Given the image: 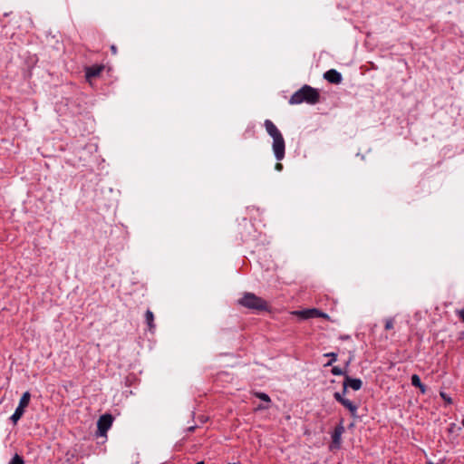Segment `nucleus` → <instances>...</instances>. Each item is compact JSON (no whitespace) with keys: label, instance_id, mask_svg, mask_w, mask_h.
Returning a JSON list of instances; mask_svg holds the SVG:
<instances>
[{"label":"nucleus","instance_id":"1","mask_svg":"<svg viewBox=\"0 0 464 464\" xmlns=\"http://www.w3.org/2000/svg\"><path fill=\"white\" fill-rule=\"evenodd\" d=\"M264 126L266 132L273 139L272 150L276 159L282 160L285 158V143L282 133L270 120H266Z\"/></svg>","mask_w":464,"mask_h":464},{"label":"nucleus","instance_id":"2","mask_svg":"<svg viewBox=\"0 0 464 464\" xmlns=\"http://www.w3.org/2000/svg\"><path fill=\"white\" fill-rule=\"evenodd\" d=\"M318 101L319 93L317 90L309 85H304L291 96L289 103L300 104L302 102H306L309 104H315Z\"/></svg>","mask_w":464,"mask_h":464},{"label":"nucleus","instance_id":"3","mask_svg":"<svg viewBox=\"0 0 464 464\" xmlns=\"http://www.w3.org/2000/svg\"><path fill=\"white\" fill-rule=\"evenodd\" d=\"M238 303L247 308L265 310L266 309V303L262 298L256 296L252 293H246Z\"/></svg>","mask_w":464,"mask_h":464},{"label":"nucleus","instance_id":"4","mask_svg":"<svg viewBox=\"0 0 464 464\" xmlns=\"http://www.w3.org/2000/svg\"><path fill=\"white\" fill-rule=\"evenodd\" d=\"M31 400V393L29 392H25L23 393L19 404L17 408L15 409L13 415L10 417L11 420L14 424H16L17 421L22 418V416L24 413L25 408L29 405Z\"/></svg>","mask_w":464,"mask_h":464},{"label":"nucleus","instance_id":"5","mask_svg":"<svg viewBox=\"0 0 464 464\" xmlns=\"http://www.w3.org/2000/svg\"><path fill=\"white\" fill-rule=\"evenodd\" d=\"M293 314L302 318V319H310L314 317H322L325 319H329V315L316 308L304 309L300 311L293 312Z\"/></svg>","mask_w":464,"mask_h":464},{"label":"nucleus","instance_id":"6","mask_svg":"<svg viewBox=\"0 0 464 464\" xmlns=\"http://www.w3.org/2000/svg\"><path fill=\"white\" fill-rule=\"evenodd\" d=\"M113 422V417L111 414L102 415L97 421L98 434L105 436Z\"/></svg>","mask_w":464,"mask_h":464},{"label":"nucleus","instance_id":"7","mask_svg":"<svg viewBox=\"0 0 464 464\" xmlns=\"http://www.w3.org/2000/svg\"><path fill=\"white\" fill-rule=\"evenodd\" d=\"M334 399L340 402L343 407H345L353 416H356L357 413V405H355L353 401L344 398V394L340 392H335L334 394Z\"/></svg>","mask_w":464,"mask_h":464},{"label":"nucleus","instance_id":"8","mask_svg":"<svg viewBox=\"0 0 464 464\" xmlns=\"http://www.w3.org/2000/svg\"><path fill=\"white\" fill-rule=\"evenodd\" d=\"M343 394L346 393L347 388H351L353 391H359L362 386V382L358 378H351L348 375H345L343 383Z\"/></svg>","mask_w":464,"mask_h":464},{"label":"nucleus","instance_id":"9","mask_svg":"<svg viewBox=\"0 0 464 464\" xmlns=\"http://www.w3.org/2000/svg\"><path fill=\"white\" fill-rule=\"evenodd\" d=\"M324 79L327 80L331 83L338 84L342 82V75L339 72L334 69H331L327 71L324 75Z\"/></svg>","mask_w":464,"mask_h":464},{"label":"nucleus","instance_id":"10","mask_svg":"<svg viewBox=\"0 0 464 464\" xmlns=\"http://www.w3.org/2000/svg\"><path fill=\"white\" fill-rule=\"evenodd\" d=\"M102 70H103V66H102V65H94L92 67H88L86 69V78L91 79V78L96 77V76L100 75V73L102 72Z\"/></svg>","mask_w":464,"mask_h":464},{"label":"nucleus","instance_id":"11","mask_svg":"<svg viewBox=\"0 0 464 464\" xmlns=\"http://www.w3.org/2000/svg\"><path fill=\"white\" fill-rule=\"evenodd\" d=\"M343 432V427L342 425H340L335 428V430L332 435L333 443L336 447H339V445L341 443V437H342Z\"/></svg>","mask_w":464,"mask_h":464},{"label":"nucleus","instance_id":"12","mask_svg":"<svg viewBox=\"0 0 464 464\" xmlns=\"http://www.w3.org/2000/svg\"><path fill=\"white\" fill-rule=\"evenodd\" d=\"M411 384L415 387H418L421 393L426 392V386L424 384H422L420 377L417 374H413L411 376Z\"/></svg>","mask_w":464,"mask_h":464},{"label":"nucleus","instance_id":"13","mask_svg":"<svg viewBox=\"0 0 464 464\" xmlns=\"http://www.w3.org/2000/svg\"><path fill=\"white\" fill-rule=\"evenodd\" d=\"M145 319L150 330L154 328V314L150 310H147L145 313Z\"/></svg>","mask_w":464,"mask_h":464},{"label":"nucleus","instance_id":"14","mask_svg":"<svg viewBox=\"0 0 464 464\" xmlns=\"http://www.w3.org/2000/svg\"><path fill=\"white\" fill-rule=\"evenodd\" d=\"M255 395L262 400L263 401L266 402L267 404L271 401L269 396L266 393L264 392H256Z\"/></svg>","mask_w":464,"mask_h":464},{"label":"nucleus","instance_id":"15","mask_svg":"<svg viewBox=\"0 0 464 464\" xmlns=\"http://www.w3.org/2000/svg\"><path fill=\"white\" fill-rule=\"evenodd\" d=\"M9 464H24V459L18 454H15Z\"/></svg>","mask_w":464,"mask_h":464},{"label":"nucleus","instance_id":"16","mask_svg":"<svg viewBox=\"0 0 464 464\" xmlns=\"http://www.w3.org/2000/svg\"><path fill=\"white\" fill-rule=\"evenodd\" d=\"M332 373L334 375H345L344 372L338 366H334L332 368Z\"/></svg>","mask_w":464,"mask_h":464},{"label":"nucleus","instance_id":"17","mask_svg":"<svg viewBox=\"0 0 464 464\" xmlns=\"http://www.w3.org/2000/svg\"><path fill=\"white\" fill-rule=\"evenodd\" d=\"M440 397L444 400V401L448 404H451L452 403V400L451 398L445 392H440Z\"/></svg>","mask_w":464,"mask_h":464},{"label":"nucleus","instance_id":"18","mask_svg":"<svg viewBox=\"0 0 464 464\" xmlns=\"http://www.w3.org/2000/svg\"><path fill=\"white\" fill-rule=\"evenodd\" d=\"M325 356H328L331 359V361L328 362V364H332L334 362H335L337 360V354L334 353H326Z\"/></svg>","mask_w":464,"mask_h":464},{"label":"nucleus","instance_id":"19","mask_svg":"<svg viewBox=\"0 0 464 464\" xmlns=\"http://www.w3.org/2000/svg\"><path fill=\"white\" fill-rule=\"evenodd\" d=\"M392 327H393V319H392V318L387 319L385 322V329L390 330V329H392Z\"/></svg>","mask_w":464,"mask_h":464},{"label":"nucleus","instance_id":"20","mask_svg":"<svg viewBox=\"0 0 464 464\" xmlns=\"http://www.w3.org/2000/svg\"><path fill=\"white\" fill-rule=\"evenodd\" d=\"M458 314H459V318L461 319V321L464 323V309L459 310V311L458 312Z\"/></svg>","mask_w":464,"mask_h":464},{"label":"nucleus","instance_id":"21","mask_svg":"<svg viewBox=\"0 0 464 464\" xmlns=\"http://www.w3.org/2000/svg\"><path fill=\"white\" fill-rule=\"evenodd\" d=\"M268 404L266 405H259L257 408H256V411H261V410H266L268 409Z\"/></svg>","mask_w":464,"mask_h":464},{"label":"nucleus","instance_id":"22","mask_svg":"<svg viewBox=\"0 0 464 464\" xmlns=\"http://www.w3.org/2000/svg\"><path fill=\"white\" fill-rule=\"evenodd\" d=\"M275 169L277 170V171H281L282 169H283V165L281 163H276V166H275Z\"/></svg>","mask_w":464,"mask_h":464},{"label":"nucleus","instance_id":"23","mask_svg":"<svg viewBox=\"0 0 464 464\" xmlns=\"http://www.w3.org/2000/svg\"><path fill=\"white\" fill-rule=\"evenodd\" d=\"M111 49L112 53L116 54V53H117L116 47L114 45H111Z\"/></svg>","mask_w":464,"mask_h":464},{"label":"nucleus","instance_id":"24","mask_svg":"<svg viewBox=\"0 0 464 464\" xmlns=\"http://www.w3.org/2000/svg\"><path fill=\"white\" fill-rule=\"evenodd\" d=\"M193 430H194V427H189V428H188V430H189V431H192Z\"/></svg>","mask_w":464,"mask_h":464},{"label":"nucleus","instance_id":"25","mask_svg":"<svg viewBox=\"0 0 464 464\" xmlns=\"http://www.w3.org/2000/svg\"><path fill=\"white\" fill-rule=\"evenodd\" d=\"M196 464H205L203 461H198Z\"/></svg>","mask_w":464,"mask_h":464},{"label":"nucleus","instance_id":"26","mask_svg":"<svg viewBox=\"0 0 464 464\" xmlns=\"http://www.w3.org/2000/svg\"><path fill=\"white\" fill-rule=\"evenodd\" d=\"M461 423H462V425H463V427H464V419L462 420Z\"/></svg>","mask_w":464,"mask_h":464}]
</instances>
